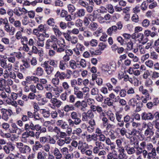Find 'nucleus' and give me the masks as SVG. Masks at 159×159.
<instances>
[{
	"mask_svg": "<svg viewBox=\"0 0 159 159\" xmlns=\"http://www.w3.org/2000/svg\"><path fill=\"white\" fill-rule=\"evenodd\" d=\"M78 3L81 6L86 8L89 4L88 3L83 0H79Z\"/></svg>",
	"mask_w": 159,
	"mask_h": 159,
	"instance_id": "56",
	"label": "nucleus"
},
{
	"mask_svg": "<svg viewBox=\"0 0 159 159\" xmlns=\"http://www.w3.org/2000/svg\"><path fill=\"white\" fill-rule=\"evenodd\" d=\"M115 115L116 120L118 122H120L121 121H122L121 119L123 117L122 115L120 114L119 112H117L115 113Z\"/></svg>",
	"mask_w": 159,
	"mask_h": 159,
	"instance_id": "47",
	"label": "nucleus"
},
{
	"mask_svg": "<svg viewBox=\"0 0 159 159\" xmlns=\"http://www.w3.org/2000/svg\"><path fill=\"white\" fill-rule=\"evenodd\" d=\"M134 119L132 118L128 115H126L123 117V121L125 123L132 122L134 121Z\"/></svg>",
	"mask_w": 159,
	"mask_h": 159,
	"instance_id": "37",
	"label": "nucleus"
},
{
	"mask_svg": "<svg viewBox=\"0 0 159 159\" xmlns=\"http://www.w3.org/2000/svg\"><path fill=\"white\" fill-rule=\"evenodd\" d=\"M66 35L65 39L66 40L70 42L72 44H75L78 42V38L75 36H71L70 35L67 34Z\"/></svg>",
	"mask_w": 159,
	"mask_h": 159,
	"instance_id": "18",
	"label": "nucleus"
},
{
	"mask_svg": "<svg viewBox=\"0 0 159 159\" xmlns=\"http://www.w3.org/2000/svg\"><path fill=\"white\" fill-rule=\"evenodd\" d=\"M96 146L93 148V153L97 154L100 149H102L104 148V144L99 141H96L95 143Z\"/></svg>",
	"mask_w": 159,
	"mask_h": 159,
	"instance_id": "8",
	"label": "nucleus"
},
{
	"mask_svg": "<svg viewBox=\"0 0 159 159\" xmlns=\"http://www.w3.org/2000/svg\"><path fill=\"white\" fill-rule=\"evenodd\" d=\"M139 91L144 95L142 96L141 97L142 102L143 103H146L148 100L151 99V97L150 96L148 91L146 89H144L143 86H141L139 87Z\"/></svg>",
	"mask_w": 159,
	"mask_h": 159,
	"instance_id": "3",
	"label": "nucleus"
},
{
	"mask_svg": "<svg viewBox=\"0 0 159 159\" xmlns=\"http://www.w3.org/2000/svg\"><path fill=\"white\" fill-rule=\"evenodd\" d=\"M82 120L83 121H86L88 119H92L94 117V115L93 111L91 110H89L87 112L84 111L82 113Z\"/></svg>",
	"mask_w": 159,
	"mask_h": 159,
	"instance_id": "6",
	"label": "nucleus"
},
{
	"mask_svg": "<svg viewBox=\"0 0 159 159\" xmlns=\"http://www.w3.org/2000/svg\"><path fill=\"white\" fill-rule=\"evenodd\" d=\"M34 124L33 123L30 122L29 124L26 123L25 125H24V129L27 132L30 131V129H31L32 130L33 129Z\"/></svg>",
	"mask_w": 159,
	"mask_h": 159,
	"instance_id": "28",
	"label": "nucleus"
},
{
	"mask_svg": "<svg viewBox=\"0 0 159 159\" xmlns=\"http://www.w3.org/2000/svg\"><path fill=\"white\" fill-rule=\"evenodd\" d=\"M143 102H137L136 105V109L135 111L136 112H139L141 110V108L143 106Z\"/></svg>",
	"mask_w": 159,
	"mask_h": 159,
	"instance_id": "41",
	"label": "nucleus"
},
{
	"mask_svg": "<svg viewBox=\"0 0 159 159\" xmlns=\"http://www.w3.org/2000/svg\"><path fill=\"white\" fill-rule=\"evenodd\" d=\"M29 135L28 132L26 131L23 133L21 137V141L24 142H26L27 140V139L29 137Z\"/></svg>",
	"mask_w": 159,
	"mask_h": 159,
	"instance_id": "40",
	"label": "nucleus"
},
{
	"mask_svg": "<svg viewBox=\"0 0 159 159\" xmlns=\"http://www.w3.org/2000/svg\"><path fill=\"white\" fill-rule=\"evenodd\" d=\"M98 26V25L96 23L92 22L90 24L89 28L91 30L94 31L97 29Z\"/></svg>",
	"mask_w": 159,
	"mask_h": 159,
	"instance_id": "36",
	"label": "nucleus"
},
{
	"mask_svg": "<svg viewBox=\"0 0 159 159\" xmlns=\"http://www.w3.org/2000/svg\"><path fill=\"white\" fill-rule=\"evenodd\" d=\"M132 39H135L139 43L143 45L146 43L148 40V39L147 37H145L144 34L142 33L135 34L134 37L133 36Z\"/></svg>",
	"mask_w": 159,
	"mask_h": 159,
	"instance_id": "2",
	"label": "nucleus"
},
{
	"mask_svg": "<svg viewBox=\"0 0 159 159\" xmlns=\"http://www.w3.org/2000/svg\"><path fill=\"white\" fill-rule=\"evenodd\" d=\"M65 45L61 44V45L59 44V47L57 46V48L55 50H56L58 52L61 53L64 52L66 49Z\"/></svg>",
	"mask_w": 159,
	"mask_h": 159,
	"instance_id": "35",
	"label": "nucleus"
},
{
	"mask_svg": "<svg viewBox=\"0 0 159 159\" xmlns=\"http://www.w3.org/2000/svg\"><path fill=\"white\" fill-rule=\"evenodd\" d=\"M150 25V21L147 19H144L142 22V25L143 27L147 28Z\"/></svg>",
	"mask_w": 159,
	"mask_h": 159,
	"instance_id": "54",
	"label": "nucleus"
},
{
	"mask_svg": "<svg viewBox=\"0 0 159 159\" xmlns=\"http://www.w3.org/2000/svg\"><path fill=\"white\" fill-rule=\"evenodd\" d=\"M145 64L147 66L150 68H152L154 64L153 61L150 60L147 61L145 62Z\"/></svg>",
	"mask_w": 159,
	"mask_h": 159,
	"instance_id": "52",
	"label": "nucleus"
},
{
	"mask_svg": "<svg viewBox=\"0 0 159 159\" xmlns=\"http://www.w3.org/2000/svg\"><path fill=\"white\" fill-rule=\"evenodd\" d=\"M69 64L70 67L73 69H75L78 66H79V63H77L74 60H71L69 62Z\"/></svg>",
	"mask_w": 159,
	"mask_h": 159,
	"instance_id": "29",
	"label": "nucleus"
},
{
	"mask_svg": "<svg viewBox=\"0 0 159 159\" xmlns=\"http://www.w3.org/2000/svg\"><path fill=\"white\" fill-rule=\"evenodd\" d=\"M9 21L11 24H12L16 28H20L21 25L20 21L17 20H15L14 18L10 20Z\"/></svg>",
	"mask_w": 159,
	"mask_h": 159,
	"instance_id": "21",
	"label": "nucleus"
},
{
	"mask_svg": "<svg viewBox=\"0 0 159 159\" xmlns=\"http://www.w3.org/2000/svg\"><path fill=\"white\" fill-rule=\"evenodd\" d=\"M39 111L45 118H48L50 116V113L49 111L45 109H41Z\"/></svg>",
	"mask_w": 159,
	"mask_h": 159,
	"instance_id": "30",
	"label": "nucleus"
},
{
	"mask_svg": "<svg viewBox=\"0 0 159 159\" xmlns=\"http://www.w3.org/2000/svg\"><path fill=\"white\" fill-rule=\"evenodd\" d=\"M128 71L130 74H134L135 76H138L140 74V71L139 70H135L134 68H132L131 67H129Z\"/></svg>",
	"mask_w": 159,
	"mask_h": 159,
	"instance_id": "27",
	"label": "nucleus"
},
{
	"mask_svg": "<svg viewBox=\"0 0 159 159\" xmlns=\"http://www.w3.org/2000/svg\"><path fill=\"white\" fill-rule=\"evenodd\" d=\"M159 77V73L154 71L152 75L151 78L153 80H156Z\"/></svg>",
	"mask_w": 159,
	"mask_h": 159,
	"instance_id": "63",
	"label": "nucleus"
},
{
	"mask_svg": "<svg viewBox=\"0 0 159 159\" xmlns=\"http://www.w3.org/2000/svg\"><path fill=\"white\" fill-rule=\"evenodd\" d=\"M11 128L9 129V132L11 133H16L20 134L21 133V129L18 127L17 125L15 123L11 124Z\"/></svg>",
	"mask_w": 159,
	"mask_h": 159,
	"instance_id": "10",
	"label": "nucleus"
},
{
	"mask_svg": "<svg viewBox=\"0 0 159 159\" xmlns=\"http://www.w3.org/2000/svg\"><path fill=\"white\" fill-rule=\"evenodd\" d=\"M43 65L45 71L48 75H50L52 74L54 69L53 67L51 66L49 64H48L47 62H44Z\"/></svg>",
	"mask_w": 159,
	"mask_h": 159,
	"instance_id": "15",
	"label": "nucleus"
},
{
	"mask_svg": "<svg viewBox=\"0 0 159 159\" xmlns=\"http://www.w3.org/2000/svg\"><path fill=\"white\" fill-rule=\"evenodd\" d=\"M86 10L83 8L78 9L74 13V16L76 17L81 18L84 17L85 15Z\"/></svg>",
	"mask_w": 159,
	"mask_h": 159,
	"instance_id": "16",
	"label": "nucleus"
},
{
	"mask_svg": "<svg viewBox=\"0 0 159 159\" xmlns=\"http://www.w3.org/2000/svg\"><path fill=\"white\" fill-rule=\"evenodd\" d=\"M96 111H97L98 113L100 114L101 116H104L105 113L103 112V110L102 107L99 106H97V108H96Z\"/></svg>",
	"mask_w": 159,
	"mask_h": 159,
	"instance_id": "57",
	"label": "nucleus"
},
{
	"mask_svg": "<svg viewBox=\"0 0 159 159\" xmlns=\"http://www.w3.org/2000/svg\"><path fill=\"white\" fill-rule=\"evenodd\" d=\"M102 120L103 126L104 127H105L109 123V121L108 119L106 117H105L104 116L102 118Z\"/></svg>",
	"mask_w": 159,
	"mask_h": 159,
	"instance_id": "53",
	"label": "nucleus"
},
{
	"mask_svg": "<svg viewBox=\"0 0 159 159\" xmlns=\"http://www.w3.org/2000/svg\"><path fill=\"white\" fill-rule=\"evenodd\" d=\"M127 133L128 135L126 134V138L128 139H130L136 135L137 133V131L136 129L133 128L131 130H128Z\"/></svg>",
	"mask_w": 159,
	"mask_h": 159,
	"instance_id": "23",
	"label": "nucleus"
},
{
	"mask_svg": "<svg viewBox=\"0 0 159 159\" xmlns=\"http://www.w3.org/2000/svg\"><path fill=\"white\" fill-rule=\"evenodd\" d=\"M7 14L9 16V21L10 20H11V19L14 18L13 17H12L14 15L13 10L11 9H9L7 11Z\"/></svg>",
	"mask_w": 159,
	"mask_h": 159,
	"instance_id": "39",
	"label": "nucleus"
},
{
	"mask_svg": "<svg viewBox=\"0 0 159 159\" xmlns=\"http://www.w3.org/2000/svg\"><path fill=\"white\" fill-rule=\"evenodd\" d=\"M51 82L54 86L58 85L59 84L60 80L58 78L55 77L52 79Z\"/></svg>",
	"mask_w": 159,
	"mask_h": 159,
	"instance_id": "48",
	"label": "nucleus"
},
{
	"mask_svg": "<svg viewBox=\"0 0 159 159\" xmlns=\"http://www.w3.org/2000/svg\"><path fill=\"white\" fill-rule=\"evenodd\" d=\"M116 69V65L115 64L108 65V74L109 75L112 74L114 72Z\"/></svg>",
	"mask_w": 159,
	"mask_h": 159,
	"instance_id": "32",
	"label": "nucleus"
},
{
	"mask_svg": "<svg viewBox=\"0 0 159 159\" xmlns=\"http://www.w3.org/2000/svg\"><path fill=\"white\" fill-rule=\"evenodd\" d=\"M148 4L146 1H144L142 3L140 7L141 9L143 11H146L148 8Z\"/></svg>",
	"mask_w": 159,
	"mask_h": 159,
	"instance_id": "51",
	"label": "nucleus"
},
{
	"mask_svg": "<svg viewBox=\"0 0 159 159\" xmlns=\"http://www.w3.org/2000/svg\"><path fill=\"white\" fill-rule=\"evenodd\" d=\"M56 27V25H55L54 27L52 28V30L54 32L56 36H59L61 35L62 33L59 29Z\"/></svg>",
	"mask_w": 159,
	"mask_h": 159,
	"instance_id": "45",
	"label": "nucleus"
},
{
	"mask_svg": "<svg viewBox=\"0 0 159 159\" xmlns=\"http://www.w3.org/2000/svg\"><path fill=\"white\" fill-rule=\"evenodd\" d=\"M154 134V130H146L144 132V135L145 136H147L149 135V136H152Z\"/></svg>",
	"mask_w": 159,
	"mask_h": 159,
	"instance_id": "61",
	"label": "nucleus"
},
{
	"mask_svg": "<svg viewBox=\"0 0 159 159\" xmlns=\"http://www.w3.org/2000/svg\"><path fill=\"white\" fill-rule=\"evenodd\" d=\"M15 148V147L13 144L11 143H7L2 148L5 153L7 154H9L11 152L13 151Z\"/></svg>",
	"mask_w": 159,
	"mask_h": 159,
	"instance_id": "9",
	"label": "nucleus"
},
{
	"mask_svg": "<svg viewBox=\"0 0 159 159\" xmlns=\"http://www.w3.org/2000/svg\"><path fill=\"white\" fill-rule=\"evenodd\" d=\"M106 8L107 11V10L111 14H112L115 11L113 7L111 4H108L106 5Z\"/></svg>",
	"mask_w": 159,
	"mask_h": 159,
	"instance_id": "38",
	"label": "nucleus"
},
{
	"mask_svg": "<svg viewBox=\"0 0 159 159\" xmlns=\"http://www.w3.org/2000/svg\"><path fill=\"white\" fill-rule=\"evenodd\" d=\"M2 113V118L6 121H7L12 114V112L11 110L6 109L4 108H2L1 109Z\"/></svg>",
	"mask_w": 159,
	"mask_h": 159,
	"instance_id": "4",
	"label": "nucleus"
},
{
	"mask_svg": "<svg viewBox=\"0 0 159 159\" xmlns=\"http://www.w3.org/2000/svg\"><path fill=\"white\" fill-rule=\"evenodd\" d=\"M50 102L52 104V106L51 107L54 109L56 107L57 108L59 107L62 104V102L60 100L57 99L55 97L53 98L50 101Z\"/></svg>",
	"mask_w": 159,
	"mask_h": 159,
	"instance_id": "7",
	"label": "nucleus"
},
{
	"mask_svg": "<svg viewBox=\"0 0 159 159\" xmlns=\"http://www.w3.org/2000/svg\"><path fill=\"white\" fill-rule=\"evenodd\" d=\"M68 11L70 13H72L75 10V8L74 6L72 4H69L68 5Z\"/></svg>",
	"mask_w": 159,
	"mask_h": 159,
	"instance_id": "49",
	"label": "nucleus"
},
{
	"mask_svg": "<svg viewBox=\"0 0 159 159\" xmlns=\"http://www.w3.org/2000/svg\"><path fill=\"white\" fill-rule=\"evenodd\" d=\"M63 110L66 112H68L70 111H74V108L73 105L66 104L63 107Z\"/></svg>",
	"mask_w": 159,
	"mask_h": 159,
	"instance_id": "33",
	"label": "nucleus"
},
{
	"mask_svg": "<svg viewBox=\"0 0 159 159\" xmlns=\"http://www.w3.org/2000/svg\"><path fill=\"white\" fill-rule=\"evenodd\" d=\"M141 118L142 120H152L154 118V115L150 112H143L141 114Z\"/></svg>",
	"mask_w": 159,
	"mask_h": 159,
	"instance_id": "13",
	"label": "nucleus"
},
{
	"mask_svg": "<svg viewBox=\"0 0 159 159\" xmlns=\"http://www.w3.org/2000/svg\"><path fill=\"white\" fill-rule=\"evenodd\" d=\"M79 89L78 87H75L74 94L77 98L82 99L83 98V93L82 91L79 90Z\"/></svg>",
	"mask_w": 159,
	"mask_h": 159,
	"instance_id": "20",
	"label": "nucleus"
},
{
	"mask_svg": "<svg viewBox=\"0 0 159 159\" xmlns=\"http://www.w3.org/2000/svg\"><path fill=\"white\" fill-rule=\"evenodd\" d=\"M76 47L81 52H83L85 50L84 47L82 44L80 43H78L76 45Z\"/></svg>",
	"mask_w": 159,
	"mask_h": 159,
	"instance_id": "62",
	"label": "nucleus"
},
{
	"mask_svg": "<svg viewBox=\"0 0 159 159\" xmlns=\"http://www.w3.org/2000/svg\"><path fill=\"white\" fill-rule=\"evenodd\" d=\"M117 40L118 42L120 43L121 45H123V44H125L127 43L125 41L124 39H123L122 37L120 36H119L117 38Z\"/></svg>",
	"mask_w": 159,
	"mask_h": 159,
	"instance_id": "60",
	"label": "nucleus"
},
{
	"mask_svg": "<svg viewBox=\"0 0 159 159\" xmlns=\"http://www.w3.org/2000/svg\"><path fill=\"white\" fill-rule=\"evenodd\" d=\"M53 154L57 159H61L62 158V154L59 149L55 148L53 150Z\"/></svg>",
	"mask_w": 159,
	"mask_h": 159,
	"instance_id": "26",
	"label": "nucleus"
},
{
	"mask_svg": "<svg viewBox=\"0 0 159 159\" xmlns=\"http://www.w3.org/2000/svg\"><path fill=\"white\" fill-rule=\"evenodd\" d=\"M156 155V150L155 148H153L151 152L148 153L147 156V158L148 159H151L153 156H155Z\"/></svg>",
	"mask_w": 159,
	"mask_h": 159,
	"instance_id": "34",
	"label": "nucleus"
},
{
	"mask_svg": "<svg viewBox=\"0 0 159 159\" xmlns=\"http://www.w3.org/2000/svg\"><path fill=\"white\" fill-rule=\"evenodd\" d=\"M48 156L47 153L44 151L39 152L37 154L38 159H46Z\"/></svg>",
	"mask_w": 159,
	"mask_h": 159,
	"instance_id": "24",
	"label": "nucleus"
},
{
	"mask_svg": "<svg viewBox=\"0 0 159 159\" xmlns=\"http://www.w3.org/2000/svg\"><path fill=\"white\" fill-rule=\"evenodd\" d=\"M127 156L125 153H119L118 158L119 159H127Z\"/></svg>",
	"mask_w": 159,
	"mask_h": 159,
	"instance_id": "64",
	"label": "nucleus"
},
{
	"mask_svg": "<svg viewBox=\"0 0 159 159\" xmlns=\"http://www.w3.org/2000/svg\"><path fill=\"white\" fill-rule=\"evenodd\" d=\"M131 20L133 21L135 23H137L139 22V17L137 14H133L131 17Z\"/></svg>",
	"mask_w": 159,
	"mask_h": 159,
	"instance_id": "59",
	"label": "nucleus"
},
{
	"mask_svg": "<svg viewBox=\"0 0 159 159\" xmlns=\"http://www.w3.org/2000/svg\"><path fill=\"white\" fill-rule=\"evenodd\" d=\"M73 106L74 110L75 109H78L81 111H84L86 110L87 104L86 102L84 100L81 101H78L75 103Z\"/></svg>",
	"mask_w": 159,
	"mask_h": 159,
	"instance_id": "1",
	"label": "nucleus"
},
{
	"mask_svg": "<svg viewBox=\"0 0 159 159\" xmlns=\"http://www.w3.org/2000/svg\"><path fill=\"white\" fill-rule=\"evenodd\" d=\"M67 75L64 72H61L59 71H57L54 75L55 77L58 78L59 80H64L67 76Z\"/></svg>",
	"mask_w": 159,
	"mask_h": 159,
	"instance_id": "19",
	"label": "nucleus"
},
{
	"mask_svg": "<svg viewBox=\"0 0 159 159\" xmlns=\"http://www.w3.org/2000/svg\"><path fill=\"white\" fill-rule=\"evenodd\" d=\"M148 6V8L151 9H153L158 7V5L157 2L156 1H153L150 3Z\"/></svg>",
	"mask_w": 159,
	"mask_h": 159,
	"instance_id": "50",
	"label": "nucleus"
},
{
	"mask_svg": "<svg viewBox=\"0 0 159 159\" xmlns=\"http://www.w3.org/2000/svg\"><path fill=\"white\" fill-rule=\"evenodd\" d=\"M79 114L77 112L73 111L71 113L70 116L72 119L80 123L81 122V120L80 119L81 115H79Z\"/></svg>",
	"mask_w": 159,
	"mask_h": 159,
	"instance_id": "14",
	"label": "nucleus"
},
{
	"mask_svg": "<svg viewBox=\"0 0 159 159\" xmlns=\"http://www.w3.org/2000/svg\"><path fill=\"white\" fill-rule=\"evenodd\" d=\"M57 43L52 42L50 39H48L46 41V43L45 48L47 49H50L52 48L54 50L57 48Z\"/></svg>",
	"mask_w": 159,
	"mask_h": 159,
	"instance_id": "12",
	"label": "nucleus"
},
{
	"mask_svg": "<svg viewBox=\"0 0 159 159\" xmlns=\"http://www.w3.org/2000/svg\"><path fill=\"white\" fill-rule=\"evenodd\" d=\"M125 151L128 155H132L134 154L136 152L134 148L131 147L130 145L129 144H126L125 145Z\"/></svg>",
	"mask_w": 159,
	"mask_h": 159,
	"instance_id": "17",
	"label": "nucleus"
},
{
	"mask_svg": "<svg viewBox=\"0 0 159 159\" xmlns=\"http://www.w3.org/2000/svg\"><path fill=\"white\" fill-rule=\"evenodd\" d=\"M137 102L136 99L132 98L129 101L128 103L130 106H132L133 107H135Z\"/></svg>",
	"mask_w": 159,
	"mask_h": 159,
	"instance_id": "44",
	"label": "nucleus"
},
{
	"mask_svg": "<svg viewBox=\"0 0 159 159\" xmlns=\"http://www.w3.org/2000/svg\"><path fill=\"white\" fill-rule=\"evenodd\" d=\"M44 70L40 67L37 68L36 70V74L37 76H41L43 74Z\"/></svg>",
	"mask_w": 159,
	"mask_h": 159,
	"instance_id": "42",
	"label": "nucleus"
},
{
	"mask_svg": "<svg viewBox=\"0 0 159 159\" xmlns=\"http://www.w3.org/2000/svg\"><path fill=\"white\" fill-rule=\"evenodd\" d=\"M6 21L3 24L5 25L4 29L7 32L9 33L10 35H13L14 34L15 32V29L13 26L11 27V28L8 20L6 18Z\"/></svg>",
	"mask_w": 159,
	"mask_h": 159,
	"instance_id": "5",
	"label": "nucleus"
},
{
	"mask_svg": "<svg viewBox=\"0 0 159 159\" xmlns=\"http://www.w3.org/2000/svg\"><path fill=\"white\" fill-rule=\"evenodd\" d=\"M89 147L88 144L86 142H83L82 141L80 140L79 141V146L78 148L80 150L81 153L88 149Z\"/></svg>",
	"mask_w": 159,
	"mask_h": 159,
	"instance_id": "11",
	"label": "nucleus"
},
{
	"mask_svg": "<svg viewBox=\"0 0 159 159\" xmlns=\"http://www.w3.org/2000/svg\"><path fill=\"white\" fill-rule=\"evenodd\" d=\"M42 145L39 142L36 141L35 142V145L33 146L32 149L34 151H36L38 150L39 148H42Z\"/></svg>",
	"mask_w": 159,
	"mask_h": 159,
	"instance_id": "31",
	"label": "nucleus"
},
{
	"mask_svg": "<svg viewBox=\"0 0 159 159\" xmlns=\"http://www.w3.org/2000/svg\"><path fill=\"white\" fill-rule=\"evenodd\" d=\"M117 32V26L116 25H113L108 29L107 33L108 34L111 35L112 34L116 33Z\"/></svg>",
	"mask_w": 159,
	"mask_h": 159,
	"instance_id": "22",
	"label": "nucleus"
},
{
	"mask_svg": "<svg viewBox=\"0 0 159 159\" xmlns=\"http://www.w3.org/2000/svg\"><path fill=\"white\" fill-rule=\"evenodd\" d=\"M31 150L30 148L27 145H24L20 152L23 154H28Z\"/></svg>",
	"mask_w": 159,
	"mask_h": 159,
	"instance_id": "25",
	"label": "nucleus"
},
{
	"mask_svg": "<svg viewBox=\"0 0 159 159\" xmlns=\"http://www.w3.org/2000/svg\"><path fill=\"white\" fill-rule=\"evenodd\" d=\"M47 24L49 26L53 27L55 26V22L54 20L52 18L49 19L47 21Z\"/></svg>",
	"mask_w": 159,
	"mask_h": 159,
	"instance_id": "46",
	"label": "nucleus"
},
{
	"mask_svg": "<svg viewBox=\"0 0 159 159\" xmlns=\"http://www.w3.org/2000/svg\"><path fill=\"white\" fill-rule=\"evenodd\" d=\"M0 64L2 68H8L6 60L5 59H2L0 60Z\"/></svg>",
	"mask_w": 159,
	"mask_h": 159,
	"instance_id": "43",
	"label": "nucleus"
},
{
	"mask_svg": "<svg viewBox=\"0 0 159 159\" xmlns=\"http://www.w3.org/2000/svg\"><path fill=\"white\" fill-rule=\"evenodd\" d=\"M13 11L14 13L17 16H20L23 14L22 12H20V11H19V7L18 8V9L17 8H15L14 9Z\"/></svg>",
	"mask_w": 159,
	"mask_h": 159,
	"instance_id": "58",
	"label": "nucleus"
},
{
	"mask_svg": "<svg viewBox=\"0 0 159 159\" xmlns=\"http://www.w3.org/2000/svg\"><path fill=\"white\" fill-rule=\"evenodd\" d=\"M75 25L78 27H81L83 26L82 20L80 19L77 20L75 22Z\"/></svg>",
	"mask_w": 159,
	"mask_h": 159,
	"instance_id": "55",
	"label": "nucleus"
}]
</instances>
